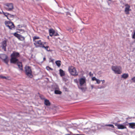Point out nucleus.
Returning <instances> with one entry per match:
<instances>
[{
  "instance_id": "18",
  "label": "nucleus",
  "mask_w": 135,
  "mask_h": 135,
  "mask_svg": "<svg viewBox=\"0 0 135 135\" xmlns=\"http://www.w3.org/2000/svg\"><path fill=\"white\" fill-rule=\"evenodd\" d=\"M54 93L55 94H61L62 93V92L60 91L59 90H55Z\"/></svg>"
},
{
  "instance_id": "3",
  "label": "nucleus",
  "mask_w": 135,
  "mask_h": 135,
  "mask_svg": "<svg viewBox=\"0 0 135 135\" xmlns=\"http://www.w3.org/2000/svg\"><path fill=\"white\" fill-rule=\"evenodd\" d=\"M68 70L70 73L73 75L77 76L78 75V73L76 71L75 68L73 66L69 67Z\"/></svg>"
},
{
  "instance_id": "48",
  "label": "nucleus",
  "mask_w": 135,
  "mask_h": 135,
  "mask_svg": "<svg viewBox=\"0 0 135 135\" xmlns=\"http://www.w3.org/2000/svg\"><path fill=\"white\" fill-rule=\"evenodd\" d=\"M54 60H51V62H53V61H54Z\"/></svg>"
},
{
  "instance_id": "32",
  "label": "nucleus",
  "mask_w": 135,
  "mask_h": 135,
  "mask_svg": "<svg viewBox=\"0 0 135 135\" xmlns=\"http://www.w3.org/2000/svg\"><path fill=\"white\" fill-rule=\"evenodd\" d=\"M55 90H59V89L58 86H56L54 88Z\"/></svg>"
},
{
  "instance_id": "42",
  "label": "nucleus",
  "mask_w": 135,
  "mask_h": 135,
  "mask_svg": "<svg viewBox=\"0 0 135 135\" xmlns=\"http://www.w3.org/2000/svg\"><path fill=\"white\" fill-rule=\"evenodd\" d=\"M74 82L76 83H77L78 81L77 79H75L74 80Z\"/></svg>"
},
{
  "instance_id": "49",
  "label": "nucleus",
  "mask_w": 135,
  "mask_h": 135,
  "mask_svg": "<svg viewBox=\"0 0 135 135\" xmlns=\"http://www.w3.org/2000/svg\"><path fill=\"white\" fill-rule=\"evenodd\" d=\"M67 135H70V134H67Z\"/></svg>"
},
{
  "instance_id": "38",
  "label": "nucleus",
  "mask_w": 135,
  "mask_h": 135,
  "mask_svg": "<svg viewBox=\"0 0 135 135\" xmlns=\"http://www.w3.org/2000/svg\"><path fill=\"white\" fill-rule=\"evenodd\" d=\"M66 14L67 16H68V15H69V16H71L70 13L69 12H67L66 13Z\"/></svg>"
},
{
  "instance_id": "33",
  "label": "nucleus",
  "mask_w": 135,
  "mask_h": 135,
  "mask_svg": "<svg viewBox=\"0 0 135 135\" xmlns=\"http://www.w3.org/2000/svg\"><path fill=\"white\" fill-rule=\"evenodd\" d=\"M104 86H98V88L99 89L104 88Z\"/></svg>"
},
{
  "instance_id": "13",
  "label": "nucleus",
  "mask_w": 135,
  "mask_h": 135,
  "mask_svg": "<svg viewBox=\"0 0 135 135\" xmlns=\"http://www.w3.org/2000/svg\"><path fill=\"white\" fill-rule=\"evenodd\" d=\"M129 125V128L134 129L135 128V123H128Z\"/></svg>"
},
{
  "instance_id": "37",
  "label": "nucleus",
  "mask_w": 135,
  "mask_h": 135,
  "mask_svg": "<svg viewBox=\"0 0 135 135\" xmlns=\"http://www.w3.org/2000/svg\"><path fill=\"white\" fill-rule=\"evenodd\" d=\"M0 77L1 78H3V79H6V78L5 76H0Z\"/></svg>"
},
{
  "instance_id": "4",
  "label": "nucleus",
  "mask_w": 135,
  "mask_h": 135,
  "mask_svg": "<svg viewBox=\"0 0 135 135\" xmlns=\"http://www.w3.org/2000/svg\"><path fill=\"white\" fill-rule=\"evenodd\" d=\"M6 9L8 11H11L14 9L13 5L11 3H7L4 4Z\"/></svg>"
},
{
  "instance_id": "16",
  "label": "nucleus",
  "mask_w": 135,
  "mask_h": 135,
  "mask_svg": "<svg viewBox=\"0 0 135 135\" xmlns=\"http://www.w3.org/2000/svg\"><path fill=\"white\" fill-rule=\"evenodd\" d=\"M39 97L42 100H44V101H49V100L45 98L44 96L42 95H40Z\"/></svg>"
},
{
  "instance_id": "23",
  "label": "nucleus",
  "mask_w": 135,
  "mask_h": 135,
  "mask_svg": "<svg viewBox=\"0 0 135 135\" xmlns=\"http://www.w3.org/2000/svg\"><path fill=\"white\" fill-rule=\"evenodd\" d=\"M40 38L38 36H35L33 37V40L34 42L37 41L36 39H39Z\"/></svg>"
},
{
  "instance_id": "7",
  "label": "nucleus",
  "mask_w": 135,
  "mask_h": 135,
  "mask_svg": "<svg viewBox=\"0 0 135 135\" xmlns=\"http://www.w3.org/2000/svg\"><path fill=\"white\" fill-rule=\"evenodd\" d=\"M0 58L3 59L4 61L6 64H7L9 60L8 59V57L5 54H0Z\"/></svg>"
},
{
  "instance_id": "34",
  "label": "nucleus",
  "mask_w": 135,
  "mask_h": 135,
  "mask_svg": "<svg viewBox=\"0 0 135 135\" xmlns=\"http://www.w3.org/2000/svg\"><path fill=\"white\" fill-rule=\"evenodd\" d=\"M132 38L135 39V32H134V33L132 36Z\"/></svg>"
},
{
  "instance_id": "51",
  "label": "nucleus",
  "mask_w": 135,
  "mask_h": 135,
  "mask_svg": "<svg viewBox=\"0 0 135 135\" xmlns=\"http://www.w3.org/2000/svg\"><path fill=\"white\" fill-rule=\"evenodd\" d=\"M109 0V1H110L111 0Z\"/></svg>"
},
{
  "instance_id": "15",
  "label": "nucleus",
  "mask_w": 135,
  "mask_h": 135,
  "mask_svg": "<svg viewBox=\"0 0 135 135\" xmlns=\"http://www.w3.org/2000/svg\"><path fill=\"white\" fill-rule=\"evenodd\" d=\"M55 31L54 30L52 29H50L49 30V32L50 33V35L51 36H52L54 34V33H55Z\"/></svg>"
},
{
  "instance_id": "22",
  "label": "nucleus",
  "mask_w": 135,
  "mask_h": 135,
  "mask_svg": "<svg viewBox=\"0 0 135 135\" xmlns=\"http://www.w3.org/2000/svg\"><path fill=\"white\" fill-rule=\"evenodd\" d=\"M14 35L16 37H17L19 39V38H20V36L21 35H19L16 33H15L14 34Z\"/></svg>"
},
{
  "instance_id": "30",
  "label": "nucleus",
  "mask_w": 135,
  "mask_h": 135,
  "mask_svg": "<svg viewBox=\"0 0 135 135\" xmlns=\"http://www.w3.org/2000/svg\"><path fill=\"white\" fill-rule=\"evenodd\" d=\"M3 12V14L6 16L7 17L9 15V13H5L4 12Z\"/></svg>"
},
{
  "instance_id": "24",
  "label": "nucleus",
  "mask_w": 135,
  "mask_h": 135,
  "mask_svg": "<svg viewBox=\"0 0 135 135\" xmlns=\"http://www.w3.org/2000/svg\"><path fill=\"white\" fill-rule=\"evenodd\" d=\"M67 30L70 32L71 33H73V31L72 28H69L67 29Z\"/></svg>"
},
{
  "instance_id": "41",
  "label": "nucleus",
  "mask_w": 135,
  "mask_h": 135,
  "mask_svg": "<svg viewBox=\"0 0 135 135\" xmlns=\"http://www.w3.org/2000/svg\"><path fill=\"white\" fill-rule=\"evenodd\" d=\"M19 30L20 31V32H22H22H25V31L23 30L22 29H19Z\"/></svg>"
},
{
  "instance_id": "27",
  "label": "nucleus",
  "mask_w": 135,
  "mask_h": 135,
  "mask_svg": "<svg viewBox=\"0 0 135 135\" xmlns=\"http://www.w3.org/2000/svg\"><path fill=\"white\" fill-rule=\"evenodd\" d=\"M14 16L13 15H12L9 14V15L7 17V18L8 19H9L8 18V17H12V18H13L14 17Z\"/></svg>"
},
{
  "instance_id": "10",
  "label": "nucleus",
  "mask_w": 135,
  "mask_h": 135,
  "mask_svg": "<svg viewBox=\"0 0 135 135\" xmlns=\"http://www.w3.org/2000/svg\"><path fill=\"white\" fill-rule=\"evenodd\" d=\"M6 25L10 29H12L14 27V24L12 22H8L7 23H6Z\"/></svg>"
},
{
  "instance_id": "36",
  "label": "nucleus",
  "mask_w": 135,
  "mask_h": 135,
  "mask_svg": "<svg viewBox=\"0 0 135 135\" xmlns=\"http://www.w3.org/2000/svg\"><path fill=\"white\" fill-rule=\"evenodd\" d=\"M97 79L95 77H94L92 78V80L93 81L94 80H96Z\"/></svg>"
},
{
  "instance_id": "1",
  "label": "nucleus",
  "mask_w": 135,
  "mask_h": 135,
  "mask_svg": "<svg viewBox=\"0 0 135 135\" xmlns=\"http://www.w3.org/2000/svg\"><path fill=\"white\" fill-rule=\"evenodd\" d=\"M20 56L19 53L14 52L11 55V59L10 60V62L13 64H17L20 70H23L22 63L18 61L17 58Z\"/></svg>"
},
{
  "instance_id": "12",
  "label": "nucleus",
  "mask_w": 135,
  "mask_h": 135,
  "mask_svg": "<svg viewBox=\"0 0 135 135\" xmlns=\"http://www.w3.org/2000/svg\"><path fill=\"white\" fill-rule=\"evenodd\" d=\"M115 125L117 127L118 129H123L126 128V126L121 124H118L117 123H115Z\"/></svg>"
},
{
  "instance_id": "44",
  "label": "nucleus",
  "mask_w": 135,
  "mask_h": 135,
  "mask_svg": "<svg viewBox=\"0 0 135 135\" xmlns=\"http://www.w3.org/2000/svg\"><path fill=\"white\" fill-rule=\"evenodd\" d=\"M73 135H82V134H73Z\"/></svg>"
},
{
  "instance_id": "2",
  "label": "nucleus",
  "mask_w": 135,
  "mask_h": 135,
  "mask_svg": "<svg viewBox=\"0 0 135 135\" xmlns=\"http://www.w3.org/2000/svg\"><path fill=\"white\" fill-rule=\"evenodd\" d=\"M112 69L114 73L117 74H120L122 73V69L119 66H112Z\"/></svg>"
},
{
  "instance_id": "9",
  "label": "nucleus",
  "mask_w": 135,
  "mask_h": 135,
  "mask_svg": "<svg viewBox=\"0 0 135 135\" xmlns=\"http://www.w3.org/2000/svg\"><path fill=\"white\" fill-rule=\"evenodd\" d=\"M125 8L124 10V12L126 14L128 15L129 14V11H131L130 9V6L128 4L125 5Z\"/></svg>"
},
{
  "instance_id": "5",
  "label": "nucleus",
  "mask_w": 135,
  "mask_h": 135,
  "mask_svg": "<svg viewBox=\"0 0 135 135\" xmlns=\"http://www.w3.org/2000/svg\"><path fill=\"white\" fill-rule=\"evenodd\" d=\"M25 69L27 75L29 77L32 78V71L30 68L28 66H26Z\"/></svg>"
},
{
  "instance_id": "8",
  "label": "nucleus",
  "mask_w": 135,
  "mask_h": 135,
  "mask_svg": "<svg viewBox=\"0 0 135 135\" xmlns=\"http://www.w3.org/2000/svg\"><path fill=\"white\" fill-rule=\"evenodd\" d=\"M34 45L36 47H42V42H41V40H39L38 41H35L34 43Z\"/></svg>"
},
{
  "instance_id": "21",
  "label": "nucleus",
  "mask_w": 135,
  "mask_h": 135,
  "mask_svg": "<svg viewBox=\"0 0 135 135\" xmlns=\"http://www.w3.org/2000/svg\"><path fill=\"white\" fill-rule=\"evenodd\" d=\"M61 61L60 60L57 61L55 62V63L57 66L59 67L61 65Z\"/></svg>"
},
{
  "instance_id": "46",
  "label": "nucleus",
  "mask_w": 135,
  "mask_h": 135,
  "mask_svg": "<svg viewBox=\"0 0 135 135\" xmlns=\"http://www.w3.org/2000/svg\"><path fill=\"white\" fill-rule=\"evenodd\" d=\"M46 43L45 42H43V43L42 42V44H42V45H44L45 44H46Z\"/></svg>"
},
{
  "instance_id": "45",
  "label": "nucleus",
  "mask_w": 135,
  "mask_h": 135,
  "mask_svg": "<svg viewBox=\"0 0 135 135\" xmlns=\"http://www.w3.org/2000/svg\"><path fill=\"white\" fill-rule=\"evenodd\" d=\"M101 81H102V83H104L105 82V80H101Z\"/></svg>"
},
{
  "instance_id": "26",
  "label": "nucleus",
  "mask_w": 135,
  "mask_h": 135,
  "mask_svg": "<svg viewBox=\"0 0 135 135\" xmlns=\"http://www.w3.org/2000/svg\"><path fill=\"white\" fill-rule=\"evenodd\" d=\"M44 104L47 106H49L50 104V102H44Z\"/></svg>"
},
{
  "instance_id": "17",
  "label": "nucleus",
  "mask_w": 135,
  "mask_h": 135,
  "mask_svg": "<svg viewBox=\"0 0 135 135\" xmlns=\"http://www.w3.org/2000/svg\"><path fill=\"white\" fill-rule=\"evenodd\" d=\"M128 76V74H124L122 76V78L126 79Z\"/></svg>"
},
{
  "instance_id": "25",
  "label": "nucleus",
  "mask_w": 135,
  "mask_h": 135,
  "mask_svg": "<svg viewBox=\"0 0 135 135\" xmlns=\"http://www.w3.org/2000/svg\"><path fill=\"white\" fill-rule=\"evenodd\" d=\"M25 38L24 37L22 36L21 35L20 38H19V39L21 41H23L24 40Z\"/></svg>"
},
{
  "instance_id": "40",
  "label": "nucleus",
  "mask_w": 135,
  "mask_h": 135,
  "mask_svg": "<svg viewBox=\"0 0 135 135\" xmlns=\"http://www.w3.org/2000/svg\"><path fill=\"white\" fill-rule=\"evenodd\" d=\"M132 79L133 82H135V77L132 78Z\"/></svg>"
},
{
  "instance_id": "43",
  "label": "nucleus",
  "mask_w": 135,
  "mask_h": 135,
  "mask_svg": "<svg viewBox=\"0 0 135 135\" xmlns=\"http://www.w3.org/2000/svg\"><path fill=\"white\" fill-rule=\"evenodd\" d=\"M90 86H91V89H93V88H94V86H93V85H90Z\"/></svg>"
},
{
  "instance_id": "14",
  "label": "nucleus",
  "mask_w": 135,
  "mask_h": 135,
  "mask_svg": "<svg viewBox=\"0 0 135 135\" xmlns=\"http://www.w3.org/2000/svg\"><path fill=\"white\" fill-rule=\"evenodd\" d=\"M83 86H79L78 88L79 89H81L83 92L85 91L86 90V88L85 87H83Z\"/></svg>"
},
{
  "instance_id": "39",
  "label": "nucleus",
  "mask_w": 135,
  "mask_h": 135,
  "mask_svg": "<svg viewBox=\"0 0 135 135\" xmlns=\"http://www.w3.org/2000/svg\"><path fill=\"white\" fill-rule=\"evenodd\" d=\"M89 74L90 76H92L93 75V74L91 73V72H89Z\"/></svg>"
},
{
  "instance_id": "50",
  "label": "nucleus",
  "mask_w": 135,
  "mask_h": 135,
  "mask_svg": "<svg viewBox=\"0 0 135 135\" xmlns=\"http://www.w3.org/2000/svg\"><path fill=\"white\" fill-rule=\"evenodd\" d=\"M1 13V12H0V14Z\"/></svg>"
},
{
  "instance_id": "35",
  "label": "nucleus",
  "mask_w": 135,
  "mask_h": 135,
  "mask_svg": "<svg viewBox=\"0 0 135 135\" xmlns=\"http://www.w3.org/2000/svg\"><path fill=\"white\" fill-rule=\"evenodd\" d=\"M53 35L55 36H59V34L57 32H55V33H54V34Z\"/></svg>"
},
{
  "instance_id": "6",
  "label": "nucleus",
  "mask_w": 135,
  "mask_h": 135,
  "mask_svg": "<svg viewBox=\"0 0 135 135\" xmlns=\"http://www.w3.org/2000/svg\"><path fill=\"white\" fill-rule=\"evenodd\" d=\"M79 85L83 86L86 85V79L85 77L79 79Z\"/></svg>"
},
{
  "instance_id": "28",
  "label": "nucleus",
  "mask_w": 135,
  "mask_h": 135,
  "mask_svg": "<svg viewBox=\"0 0 135 135\" xmlns=\"http://www.w3.org/2000/svg\"><path fill=\"white\" fill-rule=\"evenodd\" d=\"M46 69L47 70H53V69H52L50 68L49 66H47V67H46Z\"/></svg>"
},
{
  "instance_id": "19",
  "label": "nucleus",
  "mask_w": 135,
  "mask_h": 135,
  "mask_svg": "<svg viewBox=\"0 0 135 135\" xmlns=\"http://www.w3.org/2000/svg\"><path fill=\"white\" fill-rule=\"evenodd\" d=\"M61 76L65 75V73L64 71L62 69H60L59 70Z\"/></svg>"
},
{
  "instance_id": "29",
  "label": "nucleus",
  "mask_w": 135,
  "mask_h": 135,
  "mask_svg": "<svg viewBox=\"0 0 135 135\" xmlns=\"http://www.w3.org/2000/svg\"><path fill=\"white\" fill-rule=\"evenodd\" d=\"M106 126L111 127L113 128L114 127V126L113 125L111 124L106 125Z\"/></svg>"
},
{
  "instance_id": "20",
  "label": "nucleus",
  "mask_w": 135,
  "mask_h": 135,
  "mask_svg": "<svg viewBox=\"0 0 135 135\" xmlns=\"http://www.w3.org/2000/svg\"><path fill=\"white\" fill-rule=\"evenodd\" d=\"M42 47L43 48H44L47 51H49L50 50V48L48 46H45L44 45L42 46Z\"/></svg>"
},
{
  "instance_id": "47",
  "label": "nucleus",
  "mask_w": 135,
  "mask_h": 135,
  "mask_svg": "<svg viewBox=\"0 0 135 135\" xmlns=\"http://www.w3.org/2000/svg\"><path fill=\"white\" fill-rule=\"evenodd\" d=\"M43 60H46V58L45 57H44L43 58Z\"/></svg>"
},
{
  "instance_id": "11",
  "label": "nucleus",
  "mask_w": 135,
  "mask_h": 135,
  "mask_svg": "<svg viewBox=\"0 0 135 135\" xmlns=\"http://www.w3.org/2000/svg\"><path fill=\"white\" fill-rule=\"evenodd\" d=\"M7 45V41L6 40H4L2 43V47L5 51H6V47Z\"/></svg>"
},
{
  "instance_id": "31",
  "label": "nucleus",
  "mask_w": 135,
  "mask_h": 135,
  "mask_svg": "<svg viewBox=\"0 0 135 135\" xmlns=\"http://www.w3.org/2000/svg\"><path fill=\"white\" fill-rule=\"evenodd\" d=\"M97 82V83L98 84H99L100 83V80H99L97 79V80H96Z\"/></svg>"
}]
</instances>
